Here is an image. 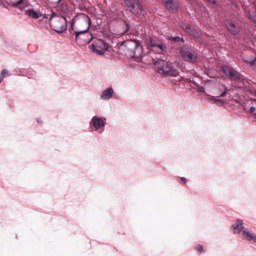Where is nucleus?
<instances>
[{
    "mask_svg": "<svg viewBox=\"0 0 256 256\" xmlns=\"http://www.w3.org/2000/svg\"><path fill=\"white\" fill-rule=\"evenodd\" d=\"M90 22L89 17L84 14H78L72 19L70 27L75 34L76 41H78L79 38H83L80 36H82L86 32Z\"/></svg>",
    "mask_w": 256,
    "mask_h": 256,
    "instance_id": "f257e3e1",
    "label": "nucleus"
},
{
    "mask_svg": "<svg viewBox=\"0 0 256 256\" xmlns=\"http://www.w3.org/2000/svg\"><path fill=\"white\" fill-rule=\"evenodd\" d=\"M220 70L230 80L234 81L232 86L236 88L248 87L247 84H249V80L246 79L243 76L232 68L223 66Z\"/></svg>",
    "mask_w": 256,
    "mask_h": 256,
    "instance_id": "f03ea898",
    "label": "nucleus"
},
{
    "mask_svg": "<svg viewBox=\"0 0 256 256\" xmlns=\"http://www.w3.org/2000/svg\"><path fill=\"white\" fill-rule=\"evenodd\" d=\"M50 24L53 30L58 33L64 32L67 27V22L63 16H59L52 14L49 19Z\"/></svg>",
    "mask_w": 256,
    "mask_h": 256,
    "instance_id": "7ed1b4c3",
    "label": "nucleus"
},
{
    "mask_svg": "<svg viewBox=\"0 0 256 256\" xmlns=\"http://www.w3.org/2000/svg\"><path fill=\"white\" fill-rule=\"evenodd\" d=\"M158 72L165 76H170L176 77L178 75V71L174 68L170 64L166 61L160 60L157 63Z\"/></svg>",
    "mask_w": 256,
    "mask_h": 256,
    "instance_id": "20e7f679",
    "label": "nucleus"
},
{
    "mask_svg": "<svg viewBox=\"0 0 256 256\" xmlns=\"http://www.w3.org/2000/svg\"><path fill=\"white\" fill-rule=\"evenodd\" d=\"M124 4L127 10L134 15H140L143 12L142 6L138 0H124Z\"/></svg>",
    "mask_w": 256,
    "mask_h": 256,
    "instance_id": "39448f33",
    "label": "nucleus"
},
{
    "mask_svg": "<svg viewBox=\"0 0 256 256\" xmlns=\"http://www.w3.org/2000/svg\"><path fill=\"white\" fill-rule=\"evenodd\" d=\"M93 52L102 55L108 50L109 45L100 39H95L91 44Z\"/></svg>",
    "mask_w": 256,
    "mask_h": 256,
    "instance_id": "423d86ee",
    "label": "nucleus"
},
{
    "mask_svg": "<svg viewBox=\"0 0 256 256\" xmlns=\"http://www.w3.org/2000/svg\"><path fill=\"white\" fill-rule=\"evenodd\" d=\"M180 54L186 61L194 63L197 60V54L186 46H183L180 48Z\"/></svg>",
    "mask_w": 256,
    "mask_h": 256,
    "instance_id": "0eeeda50",
    "label": "nucleus"
},
{
    "mask_svg": "<svg viewBox=\"0 0 256 256\" xmlns=\"http://www.w3.org/2000/svg\"><path fill=\"white\" fill-rule=\"evenodd\" d=\"M182 28L188 32L190 34L195 38H198L200 36V32L198 28H196L194 26L188 24H184L182 26Z\"/></svg>",
    "mask_w": 256,
    "mask_h": 256,
    "instance_id": "6e6552de",
    "label": "nucleus"
},
{
    "mask_svg": "<svg viewBox=\"0 0 256 256\" xmlns=\"http://www.w3.org/2000/svg\"><path fill=\"white\" fill-rule=\"evenodd\" d=\"M166 8L172 12H176L178 10V4L173 0H162Z\"/></svg>",
    "mask_w": 256,
    "mask_h": 256,
    "instance_id": "1a4fd4ad",
    "label": "nucleus"
},
{
    "mask_svg": "<svg viewBox=\"0 0 256 256\" xmlns=\"http://www.w3.org/2000/svg\"><path fill=\"white\" fill-rule=\"evenodd\" d=\"M90 124L94 126L96 130H97L104 126L105 125V122L102 118L94 116L91 120Z\"/></svg>",
    "mask_w": 256,
    "mask_h": 256,
    "instance_id": "9d476101",
    "label": "nucleus"
},
{
    "mask_svg": "<svg viewBox=\"0 0 256 256\" xmlns=\"http://www.w3.org/2000/svg\"><path fill=\"white\" fill-rule=\"evenodd\" d=\"M226 26L228 30L232 35H236L239 32V29L236 26V24L230 20L226 22Z\"/></svg>",
    "mask_w": 256,
    "mask_h": 256,
    "instance_id": "9b49d317",
    "label": "nucleus"
},
{
    "mask_svg": "<svg viewBox=\"0 0 256 256\" xmlns=\"http://www.w3.org/2000/svg\"><path fill=\"white\" fill-rule=\"evenodd\" d=\"M166 49V46L161 42H158L152 48V50L154 51L157 53H161Z\"/></svg>",
    "mask_w": 256,
    "mask_h": 256,
    "instance_id": "f8f14e48",
    "label": "nucleus"
},
{
    "mask_svg": "<svg viewBox=\"0 0 256 256\" xmlns=\"http://www.w3.org/2000/svg\"><path fill=\"white\" fill-rule=\"evenodd\" d=\"M26 14L30 17L34 19L38 18L42 15L41 12L34 11V9L28 10L26 12Z\"/></svg>",
    "mask_w": 256,
    "mask_h": 256,
    "instance_id": "ddd939ff",
    "label": "nucleus"
},
{
    "mask_svg": "<svg viewBox=\"0 0 256 256\" xmlns=\"http://www.w3.org/2000/svg\"><path fill=\"white\" fill-rule=\"evenodd\" d=\"M113 93L114 90L112 88H110L103 92L101 96V98L104 100L108 99L112 97Z\"/></svg>",
    "mask_w": 256,
    "mask_h": 256,
    "instance_id": "4468645a",
    "label": "nucleus"
},
{
    "mask_svg": "<svg viewBox=\"0 0 256 256\" xmlns=\"http://www.w3.org/2000/svg\"><path fill=\"white\" fill-rule=\"evenodd\" d=\"M233 227L235 232L240 233L244 228L242 221L238 220L236 224H234Z\"/></svg>",
    "mask_w": 256,
    "mask_h": 256,
    "instance_id": "2eb2a0df",
    "label": "nucleus"
},
{
    "mask_svg": "<svg viewBox=\"0 0 256 256\" xmlns=\"http://www.w3.org/2000/svg\"><path fill=\"white\" fill-rule=\"evenodd\" d=\"M242 236L248 240H253L256 242V236L246 231L243 230L242 232Z\"/></svg>",
    "mask_w": 256,
    "mask_h": 256,
    "instance_id": "dca6fc26",
    "label": "nucleus"
},
{
    "mask_svg": "<svg viewBox=\"0 0 256 256\" xmlns=\"http://www.w3.org/2000/svg\"><path fill=\"white\" fill-rule=\"evenodd\" d=\"M252 82L249 80V84H247L248 87L244 88H246L248 92H249L252 93L254 96H256V89L252 87Z\"/></svg>",
    "mask_w": 256,
    "mask_h": 256,
    "instance_id": "f3484780",
    "label": "nucleus"
},
{
    "mask_svg": "<svg viewBox=\"0 0 256 256\" xmlns=\"http://www.w3.org/2000/svg\"><path fill=\"white\" fill-rule=\"evenodd\" d=\"M59 10L63 12H66L68 10V4L66 3H62L59 8Z\"/></svg>",
    "mask_w": 256,
    "mask_h": 256,
    "instance_id": "a211bd4d",
    "label": "nucleus"
},
{
    "mask_svg": "<svg viewBox=\"0 0 256 256\" xmlns=\"http://www.w3.org/2000/svg\"><path fill=\"white\" fill-rule=\"evenodd\" d=\"M169 40L174 42H178L180 41L183 43L184 42V40L183 39V38L178 36L174 37L172 36L170 38H169Z\"/></svg>",
    "mask_w": 256,
    "mask_h": 256,
    "instance_id": "6ab92c4d",
    "label": "nucleus"
},
{
    "mask_svg": "<svg viewBox=\"0 0 256 256\" xmlns=\"http://www.w3.org/2000/svg\"><path fill=\"white\" fill-rule=\"evenodd\" d=\"M159 42L160 41L155 38H151L150 40V46L152 48Z\"/></svg>",
    "mask_w": 256,
    "mask_h": 256,
    "instance_id": "aec40b11",
    "label": "nucleus"
},
{
    "mask_svg": "<svg viewBox=\"0 0 256 256\" xmlns=\"http://www.w3.org/2000/svg\"><path fill=\"white\" fill-rule=\"evenodd\" d=\"M23 2V0H12L10 3L14 6H16L20 4H21Z\"/></svg>",
    "mask_w": 256,
    "mask_h": 256,
    "instance_id": "412c9836",
    "label": "nucleus"
},
{
    "mask_svg": "<svg viewBox=\"0 0 256 256\" xmlns=\"http://www.w3.org/2000/svg\"><path fill=\"white\" fill-rule=\"evenodd\" d=\"M195 249L199 252H203L202 246L200 244H198L196 246Z\"/></svg>",
    "mask_w": 256,
    "mask_h": 256,
    "instance_id": "4be33fe9",
    "label": "nucleus"
},
{
    "mask_svg": "<svg viewBox=\"0 0 256 256\" xmlns=\"http://www.w3.org/2000/svg\"><path fill=\"white\" fill-rule=\"evenodd\" d=\"M248 18L252 22H253L256 23V16L254 15H252L251 14H248Z\"/></svg>",
    "mask_w": 256,
    "mask_h": 256,
    "instance_id": "5701e85b",
    "label": "nucleus"
},
{
    "mask_svg": "<svg viewBox=\"0 0 256 256\" xmlns=\"http://www.w3.org/2000/svg\"><path fill=\"white\" fill-rule=\"evenodd\" d=\"M222 86L224 88V92L219 96L220 97H224L226 94L228 90L226 89V86L224 84H222Z\"/></svg>",
    "mask_w": 256,
    "mask_h": 256,
    "instance_id": "b1692460",
    "label": "nucleus"
},
{
    "mask_svg": "<svg viewBox=\"0 0 256 256\" xmlns=\"http://www.w3.org/2000/svg\"><path fill=\"white\" fill-rule=\"evenodd\" d=\"M212 100L214 102V104L218 103V104H224V102L222 100L212 98Z\"/></svg>",
    "mask_w": 256,
    "mask_h": 256,
    "instance_id": "393cba45",
    "label": "nucleus"
},
{
    "mask_svg": "<svg viewBox=\"0 0 256 256\" xmlns=\"http://www.w3.org/2000/svg\"><path fill=\"white\" fill-rule=\"evenodd\" d=\"M1 74L3 76L4 75V77H6L8 76H9L10 74H9L8 72L6 69H4L2 70V71L1 72Z\"/></svg>",
    "mask_w": 256,
    "mask_h": 256,
    "instance_id": "a878e982",
    "label": "nucleus"
},
{
    "mask_svg": "<svg viewBox=\"0 0 256 256\" xmlns=\"http://www.w3.org/2000/svg\"><path fill=\"white\" fill-rule=\"evenodd\" d=\"M52 4H59L61 0H48Z\"/></svg>",
    "mask_w": 256,
    "mask_h": 256,
    "instance_id": "bb28decb",
    "label": "nucleus"
},
{
    "mask_svg": "<svg viewBox=\"0 0 256 256\" xmlns=\"http://www.w3.org/2000/svg\"><path fill=\"white\" fill-rule=\"evenodd\" d=\"M256 110V108L255 107V106H251L250 108V112L252 113H253L254 112V111Z\"/></svg>",
    "mask_w": 256,
    "mask_h": 256,
    "instance_id": "cd10ccee",
    "label": "nucleus"
},
{
    "mask_svg": "<svg viewBox=\"0 0 256 256\" xmlns=\"http://www.w3.org/2000/svg\"><path fill=\"white\" fill-rule=\"evenodd\" d=\"M4 78V75L3 76L1 74H0V83L3 80Z\"/></svg>",
    "mask_w": 256,
    "mask_h": 256,
    "instance_id": "c85d7f7f",
    "label": "nucleus"
},
{
    "mask_svg": "<svg viewBox=\"0 0 256 256\" xmlns=\"http://www.w3.org/2000/svg\"><path fill=\"white\" fill-rule=\"evenodd\" d=\"M181 181L184 183L186 184V179L184 178H181Z\"/></svg>",
    "mask_w": 256,
    "mask_h": 256,
    "instance_id": "c756f323",
    "label": "nucleus"
},
{
    "mask_svg": "<svg viewBox=\"0 0 256 256\" xmlns=\"http://www.w3.org/2000/svg\"><path fill=\"white\" fill-rule=\"evenodd\" d=\"M208 2H211L213 4H214L216 3V2L214 0H207Z\"/></svg>",
    "mask_w": 256,
    "mask_h": 256,
    "instance_id": "7c9ffc66",
    "label": "nucleus"
},
{
    "mask_svg": "<svg viewBox=\"0 0 256 256\" xmlns=\"http://www.w3.org/2000/svg\"><path fill=\"white\" fill-rule=\"evenodd\" d=\"M256 62V60H252V62H250V65H253L255 64V62Z\"/></svg>",
    "mask_w": 256,
    "mask_h": 256,
    "instance_id": "2f4dec72",
    "label": "nucleus"
},
{
    "mask_svg": "<svg viewBox=\"0 0 256 256\" xmlns=\"http://www.w3.org/2000/svg\"><path fill=\"white\" fill-rule=\"evenodd\" d=\"M130 42H133L134 44V46H137V44L136 42H129V43H130Z\"/></svg>",
    "mask_w": 256,
    "mask_h": 256,
    "instance_id": "473e14b6",
    "label": "nucleus"
},
{
    "mask_svg": "<svg viewBox=\"0 0 256 256\" xmlns=\"http://www.w3.org/2000/svg\"><path fill=\"white\" fill-rule=\"evenodd\" d=\"M204 90V88H200V91L202 92Z\"/></svg>",
    "mask_w": 256,
    "mask_h": 256,
    "instance_id": "72a5a7b5",
    "label": "nucleus"
},
{
    "mask_svg": "<svg viewBox=\"0 0 256 256\" xmlns=\"http://www.w3.org/2000/svg\"><path fill=\"white\" fill-rule=\"evenodd\" d=\"M253 116H254V118H256V113H254L253 114Z\"/></svg>",
    "mask_w": 256,
    "mask_h": 256,
    "instance_id": "f704fd0d",
    "label": "nucleus"
}]
</instances>
